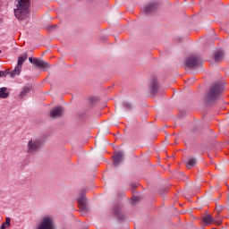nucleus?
Wrapping results in <instances>:
<instances>
[{
  "mask_svg": "<svg viewBox=\"0 0 229 229\" xmlns=\"http://www.w3.org/2000/svg\"><path fill=\"white\" fill-rule=\"evenodd\" d=\"M8 75L7 71H0V78H4V76Z\"/></svg>",
  "mask_w": 229,
  "mask_h": 229,
  "instance_id": "22",
  "label": "nucleus"
},
{
  "mask_svg": "<svg viewBox=\"0 0 229 229\" xmlns=\"http://www.w3.org/2000/svg\"><path fill=\"white\" fill-rule=\"evenodd\" d=\"M137 201H139V197H132V205H135V203H137Z\"/></svg>",
  "mask_w": 229,
  "mask_h": 229,
  "instance_id": "24",
  "label": "nucleus"
},
{
  "mask_svg": "<svg viewBox=\"0 0 229 229\" xmlns=\"http://www.w3.org/2000/svg\"><path fill=\"white\" fill-rule=\"evenodd\" d=\"M123 106L124 108H126L127 110H131V108H133V106H131V104L130 102H124L123 103Z\"/></svg>",
  "mask_w": 229,
  "mask_h": 229,
  "instance_id": "20",
  "label": "nucleus"
},
{
  "mask_svg": "<svg viewBox=\"0 0 229 229\" xmlns=\"http://www.w3.org/2000/svg\"><path fill=\"white\" fill-rule=\"evenodd\" d=\"M42 148V141L37 139H31L27 144V153L29 155H35L38 151H40Z\"/></svg>",
  "mask_w": 229,
  "mask_h": 229,
  "instance_id": "3",
  "label": "nucleus"
},
{
  "mask_svg": "<svg viewBox=\"0 0 229 229\" xmlns=\"http://www.w3.org/2000/svg\"><path fill=\"white\" fill-rule=\"evenodd\" d=\"M191 81H194V79L188 80V83H191Z\"/></svg>",
  "mask_w": 229,
  "mask_h": 229,
  "instance_id": "25",
  "label": "nucleus"
},
{
  "mask_svg": "<svg viewBox=\"0 0 229 229\" xmlns=\"http://www.w3.org/2000/svg\"><path fill=\"white\" fill-rule=\"evenodd\" d=\"M216 210L218 214H220V212H223V206L221 205L216 206Z\"/></svg>",
  "mask_w": 229,
  "mask_h": 229,
  "instance_id": "23",
  "label": "nucleus"
},
{
  "mask_svg": "<svg viewBox=\"0 0 229 229\" xmlns=\"http://www.w3.org/2000/svg\"><path fill=\"white\" fill-rule=\"evenodd\" d=\"M8 90L6 88H0V98L1 99H6L9 98L10 94L6 92Z\"/></svg>",
  "mask_w": 229,
  "mask_h": 229,
  "instance_id": "17",
  "label": "nucleus"
},
{
  "mask_svg": "<svg viewBox=\"0 0 229 229\" xmlns=\"http://www.w3.org/2000/svg\"><path fill=\"white\" fill-rule=\"evenodd\" d=\"M37 229H55L53 218L50 216H45L38 225Z\"/></svg>",
  "mask_w": 229,
  "mask_h": 229,
  "instance_id": "8",
  "label": "nucleus"
},
{
  "mask_svg": "<svg viewBox=\"0 0 229 229\" xmlns=\"http://www.w3.org/2000/svg\"><path fill=\"white\" fill-rule=\"evenodd\" d=\"M223 86L219 82L214 83L210 89L209 92L207 93L205 97V103L207 105H212V103H216L217 100V98H219V94L223 92Z\"/></svg>",
  "mask_w": 229,
  "mask_h": 229,
  "instance_id": "2",
  "label": "nucleus"
},
{
  "mask_svg": "<svg viewBox=\"0 0 229 229\" xmlns=\"http://www.w3.org/2000/svg\"><path fill=\"white\" fill-rule=\"evenodd\" d=\"M113 212L118 219H123V214H121V206L119 205H114L113 208Z\"/></svg>",
  "mask_w": 229,
  "mask_h": 229,
  "instance_id": "13",
  "label": "nucleus"
},
{
  "mask_svg": "<svg viewBox=\"0 0 229 229\" xmlns=\"http://www.w3.org/2000/svg\"><path fill=\"white\" fill-rule=\"evenodd\" d=\"M158 89H159L158 81L157 80V78L152 79L150 83L151 96H157V94L158 93Z\"/></svg>",
  "mask_w": 229,
  "mask_h": 229,
  "instance_id": "10",
  "label": "nucleus"
},
{
  "mask_svg": "<svg viewBox=\"0 0 229 229\" xmlns=\"http://www.w3.org/2000/svg\"><path fill=\"white\" fill-rule=\"evenodd\" d=\"M28 60V54H21L18 57L17 64L14 70L10 73L11 78H15V76H19L22 71V64Z\"/></svg>",
  "mask_w": 229,
  "mask_h": 229,
  "instance_id": "4",
  "label": "nucleus"
},
{
  "mask_svg": "<svg viewBox=\"0 0 229 229\" xmlns=\"http://www.w3.org/2000/svg\"><path fill=\"white\" fill-rule=\"evenodd\" d=\"M2 53V51L0 50V54Z\"/></svg>",
  "mask_w": 229,
  "mask_h": 229,
  "instance_id": "27",
  "label": "nucleus"
},
{
  "mask_svg": "<svg viewBox=\"0 0 229 229\" xmlns=\"http://www.w3.org/2000/svg\"><path fill=\"white\" fill-rule=\"evenodd\" d=\"M30 92H31V85L28 84L22 88L21 92L19 94V98L22 99L26 95L30 94Z\"/></svg>",
  "mask_w": 229,
  "mask_h": 229,
  "instance_id": "12",
  "label": "nucleus"
},
{
  "mask_svg": "<svg viewBox=\"0 0 229 229\" xmlns=\"http://www.w3.org/2000/svg\"><path fill=\"white\" fill-rule=\"evenodd\" d=\"M78 203L81 214H87V212H89V206L87 205V199L85 198L84 191H81L80 196L78 198Z\"/></svg>",
  "mask_w": 229,
  "mask_h": 229,
  "instance_id": "7",
  "label": "nucleus"
},
{
  "mask_svg": "<svg viewBox=\"0 0 229 229\" xmlns=\"http://www.w3.org/2000/svg\"><path fill=\"white\" fill-rule=\"evenodd\" d=\"M198 164V160L194 157H191L187 162H186V167L187 169H192L194 165Z\"/></svg>",
  "mask_w": 229,
  "mask_h": 229,
  "instance_id": "14",
  "label": "nucleus"
},
{
  "mask_svg": "<svg viewBox=\"0 0 229 229\" xmlns=\"http://www.w3.org/2000/svg\"><path fill=\"white\" fill-rule=\"evenodd\" d=\"M30 0H17L14 8V15L18 21H26L30 17Z\"/></svg>",
  "mask_w": 229,
  "mask_h": 229,
  "instance_id": "1",
  "label": "nucleus"
},
{
  "mask_svg": "<svg viewBox=\"0 0 229 229\" xmlns=\"http://www.w3.org/2000/svg\"><path fill=\"white\" fill-rule=\"evenodd\" d=\"M155 10H157V4L155 2H152L141 8V12H143V13H145L146 15L153 13Z\"/></svg>",
  "mask_w": 229,
  "mask_h": 229,
  "instance_id": "9",
  "label": "nucleus"
},
{
  "mask_svg": "<svg viewBox=\"0 0 229 229\" xmlns=\"http://www.w3.org/2000/svg\"><path fill=\"white\" fill-rule=\"evenodd\" d=\"M202 221L204 225L208 226V225H212V223H214V218L210 215H206L202 217Z\"/></svg>",
  "mask_w": 229,
  "mask_h": 229,
  "instance_id": "16",
  "label": "nucleus"
},
{
  "mask_svg": "<svg viewBox=\"0 0 229 229\" xmlns=\"http://www.w3.org/2000/svg\"><path fill=\"white\" fill-rule=\"evenodd\" d=\"M53 30V27H48V31H51Z\"/></svg>",
  "mask_w": 229,
  "mask_h": 229,
  "instance_id": "26",
  "label": "nucleus"
},
{
  "mask_svg": "<svg viewBox=\"0 0 229 229\" xmlns=\"http://www.w3.org/2000/svg\"><path fill=\"white\" fill-rule=\"evenodd\" d=\"M50 119H57L58 118V106L52 109L48 114Z\"/></svg>",
  "mask_w": 229,
  "mask_h": 229,
  "instance_id": "18",
  "label": "nucleus"
},
{
  "mask_svg": "<svg viewBox=\"0 0 229 229\" xmlns=\"http://www.w3.org/2000/svg\"><path fill=\"white\" fill-rule=\"evenodd\" d=\"M29 62L30 64H33V65H36V67H38L39 69H42L43 71H47V69H49L51 66L49 65V63L42 60V59H38V58H34L33 57H30L29 58Z\"/></svg>",
  "mask_w": 229,
  "mask_h": 229,
  "instance_id": "6",
  "label": "nucleus"
},
{
  "mask_svg": "<svg viewBox=\"0 0 229 229\" xmlns=\"http://www.w3.org/2000/svg\"><path fill=\"white\" fill-rule=\"evenodd\" d=\"M64 114V107L58 106V117H62Z\"/></svg>",
  "mask_w": 229,
  "mask_h": 229,
  "instance_id": "21",
  "label": "nucleus"
},
{
  "mask_svg": "<svg viewBox=\"0 0 229 229\" xmlns=\"http://www.w3.org/2000/svg\"><path fill=\"white\" fill-rule=\"evenodd\" d=\"M123 158H124V154L123 152H116L114 156V165L117 167L123 162Z\"/></svg>",
  "mask_w": 229,
  "mask_h": 229,
  "instance_id": "11",
  "label": "nucleus"
},
{
  "mask_svg": "<svg viewBox=\"0 0 229 229\" xmlns=\"http://www.w3.org/2000/svg\"><path fill=\"white\" fill-rule=\"evenodd\" d=\"M10 222H11L10 217H6L5 222L2 224V225H1L0 228H1V229H6V228H8V227L10 226Z\"/></svg>",
  "mask_w": 229,
  "mask_h": 229,
  "instance_id": "19",
  "label": "nucleus"
},
{
  "mask_svg": "<svg viewBox=\"0 0 229 229\" xmlns=\"http://www.w3.org/2000/svg\"><path fill=\"white\" fill-rule=\"evenodd\" d=\"M185 65L188 69H193V67H198L201 65V58L198 55H191L186 58Z\"/></svg>",
  "mask_w": 229,
  "mask_h": 229,
  "instance_id": "5",
  "label": "nucleus"
},
{
  "mask_svg": "<svg viewBox=\"0 0 229 229\" xmlns=\"http://www.w3.org/2000/svg\"><path fill=\"white\" fill-rule=\"evenodd\" d=\"M225 56V52L223 50L217 51L214 55L215 62H221Z\"/></svg>",
  "mask_w": 229,
  "mask_h": 229,
  "instance_id": "15",
  "label": "nucleus"
}]
</instances>
